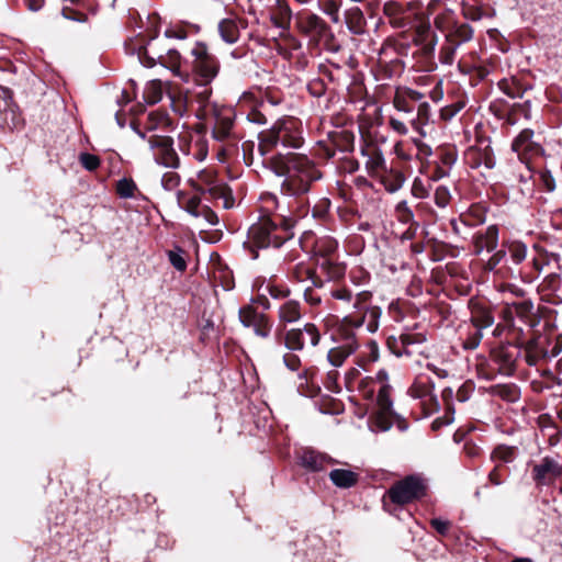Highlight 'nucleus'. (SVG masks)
<instances>
[{
    "instance_id": "nucleus-1",
    "label": "nucleus",
    "mask_w": 562,
    "mask_h": 562,
    "mask_svg": "<svg viewBox=\"0 0 562 562\" xmlns=\"http://www.w3.org/2000/svg\"><path fill=\"white\" fill-rule=\"evenodd\" d=\"M372 301L373 294L371 291L363 290L356 293L353 311L338 322L333 334V338L338 345L358 350L360 346L357 337L358 329L366 326L367 331L370 334L378 331L382 310L380 306L374 305Z\"/></svg>"
},
{
    "instance_id": "nucleus-2",
    "label": "nucleus",
    "mask_w": 562,
    "mask_h": 562,
    "mask_svg": "<svg viewBox=\"0 0 562 562\" xmlns=\"http://www.w3.org/2000/svg\"><path fill=\"white\" fill-rule=\"evenodd\" d=\"M271 164L276 175L283 177L281 191L290 194L307 193L311 184L322 178L315 162L304 155H283L278 150Z\"/></svg>"
},
{
    "instance_id": "nucleus-3",
    "label": "nucleus",
    "mask_w": 562,
    "mask_h": 562,
    "mask_svg": "<svg viewBox=\"0 0 562 562\" xmlns=\"http://www.w3.org/2000/svg\"><path fill=\"white\" fill-rule=\"evenodd\" d=\"M300 196V194H290L282 191L280 196L269 192L263 193L260 198V212L272 217L288 231L293 232L294 226L300 220L305 218L310 211Z\"/></svg>"
},
{
    "instance_id": "nucleus-4",
    "label": "nucleus",
    "mask_w": 562,
    "mask_h": 562,
    "mask_svg": "<svg viewBox=\"0 0 562 562\" xmlns=\"http://www.w3.org/2000/svg\"><path fill=\"white\" fill-rule=\"evenodd\" d=\"M293 235V232L288 231L272 217L261 212L258 221L248 228L247 240L244 245L249 249L251 258L257 259V249L279 248Z\"/></svg>"
},
{
    "instance_id": "nucleus-5",
    "label": "nucleus",
    "mask_w": 562,
    "mask_h": 562,
    "mask_svg": "<svg viewBox=\"0 0 562 562\" xmlns=\"http://www.w3.org/2000/svg\"><path fill=\"white\" fill-rule=\"evenodd\" d=\"M278 339L289 350L283 355L284 366L291 371H299L302 362L294 352L302 351L306 347H317L322 340V333L316 324L307 322L303 326L284 330Z\"/></svg>"
},
{
    "instance_id": "nucleus-6",
    "label": "nucleus",
    "mask_w": 562,
    "mask_h": 562,
    "mask_svg": "<svg viewBox=\"0 0 562 562\" xmlns=\"http://www.w3.org/2000/svg\"><path fill=\"white\" fill-rule=\"evenodd\" d=\"M302 123L294 117L277 122L268 132L260 136L262 154L272 148L297 149L303 145Z\"/></svg>"
},
{
    "instance_id": "nucleus-7",
    "label": "nucleus",
    "mask_w": 562,
    "mask_h": 562,
    "mask_svg": "<svg viewBox=\"0 0 562 562\" xmlns=\"http://www.w3.org/2000/svg\"><path fill=\"white\" fill-rule=\"evenodd\" d=\"M191 54L194 57L190 72L191 80L199 86H209L220 71L218 59L207 50L203 43H196Z\"/></svg>"
},
{
    "instance_id": "nucleus-8",
    "label": "nucleus",
    "mask_w": 562,
    "mask_h": 562,
    "mask_svg": "<svg viewBox=\"0 0 562 562\" xmlns=\"http://www.w3.org/2000/svg\"><path fill=\"white\" fill-rule=\"evenodd\" d=\"M408 395L418 400L426 416L439 411L440 403L435 394V383L432 379L426 374H419L407 391Z\"/></svg>"
},
{
    "instance_id": "nucleus-9",
    "label": "nucleus",
    "mask_w": 562,
    "mask_h": 562,
    "mask_svg": "<svg viewBox=\"0 0 562 562\" xmlns=\"http://www.w3.org/2000/svg\"><path fill=\"white\" fill-rule=\"evenodd\" d=\"M425 495V484L417 476L409 475L393 484L387 496L396 505H406Z\"/></svg>"
},
{
    "instance_id": "nucleus-10",
    "label": "nucleus",
    "mask_w": 562,
    "mask_h": 562,
    "mask_svg": "<svg viewBox=\"0 0 562 562\" xmlns=\"http://www.w3.org/2000/svg\"><path fill=\"white\" fill-rule=\"evenodd\" d=\"M147 142L156 164L170 169L180 167V157L175 149L172 137L154 134Z\"/></svg>"
},
{
    "instance_id": "nucleus-11",
    "label": "nucleus",
    "mask_w": 562,
    "mask_h": 562,
    "mask_svg": "<svg viewBox=\"0 0 562 562\" xmlns=\"http://www.w3.org/2000/svg\"><path fill=\"white\" fill-rule=\"evenodd\" d=\"M295 26L300 33L315 41L334 37L331 29L325 20L310 11H300L295 14Z\"/></svg>"
},
{
    "instance_id": "nucleus-12",
    "label": "nucleus",
    "mask_w": 562,
    "mask_h": 562,
    "mask_svg": "<svg viewBox=\"0 0 562 562\" xmlns=\"http://www.w3.org/2000/svg\"><path fill=\"white\" fill-rule=\"evenodd\" d=\"M125 49L128 54L136 55L138 61L143 66L151 68L157 64H160L168 48L165 46L164 40L151 37L145 45L126 44Z\"/></svg>"
},
{
    "instance_id": "nucleus-13",
    "label": "nucleus",
    "mask_w": 562,
    "mask_h": 562,
    "mask_svg": "<svg viewBox=\"0 0 562 562\" xmlns=\"http://www.w3.org/2000/svg\"><path fill=\"white\" fill-rule=\"evenodd\" d=\"M238 318L244 327L251 328L256 336L269 338L272 324L269 316L258 312L252 304L244 305L238 311Z\"/></svg>"
},
{
    "instance_id": "nucleus-14",
    "label": "nucleus",
    "mask_w": 562,
    "mask_h": 562,
    "mask_svg": "<svg viewBox=\"0 0 562 562\" xmlns=\"http://www.w3.org/2000/svg\"><path fill=\"white\" fill-rule=\"evenodd\" d=\"M467 164L472 169H482L481 176L488 177L492 170V150L491 142L487 138H481L475 146L470 147L465 153Z\"/></svg>"
},
{
    "instance_id": "nucleus-15",
    "label": "nucleus",
    "mask_w": 562,
    "mask_h": 562,
    "mask_svg": "<svg viewBox=\"0 0 562 562\" xmlns=\"http://www.w3.org/2000/svg\"><path fill=\"white\" fill-rule=\"evenodd\" d=\"M562 475V465L551 457H544L531 470L537 486H550Z\"/></svg>"
},
{
    "instance_id": "nucleus-16",
    "label": "nucleus",
    "mask_w": 562,
    "mask_h": 562,
    "mask_svg": "<svg viewBox=\"0 0 562 562\" xmlns=\"http://www.w3.org/2000/svg\"><path fill=\"white\" fill-rule=\"evenodd\" d=\"M304 316V307L297 300L290 299L279 303L277 307L278 327L276 330L277 337L284 330H288V326L300 322Z\"/></svg>"
},
{
    "instance_id": "nucleus-17",
    "label": "nucleus",
    "mask_w": 562,
    "mask_h": 562,
    "mask_svg": "<svg viewBox=\"0 0 562 562\" xmlns=\"http://www.w3.org/2000/svg\"><path fill=\"white\" fill-rule=\"evenodd\" d=\"M533 131L525 128L513 142V150L516 151L521 160L533 156H541L543 154L542 147L533 143L532 139Z\"/></svg>"
},
{
    "instance_id": "nucleus-18",
    "label": "nucleus",
    "mask_w": 562,
    "mask_h": 562,
    "mask_svg": "<svg viewBox=\"0 0 562 562\" xmlns=\"http://www.w3.org/2000/svg\"><path fill=\"white\" fill-rule=\"evenodd\" d=\"M299 462L306 470L318 472L325 470L336 461L327 454L312 448H303L299 453Z\"/></svg>"
},
{
    "instance_id": "nucleus-19",
    "label": "nucleus",
    "mask_w": 562,
    "mask_h": 562,
    "mask_svg": "<svg viewBox=\"0 0 562 562\" xmlns=\"http://www.w3.org/2000/svg\"><path fill=\"white\" fill-rule=\"evenodd\" d=\"M526 258V246L520 241H510L502 244L501 248H498L494 252V267L504 262L507 265L508 262H513L514 265L520 263Z\"/></svg>"
},
{
    "instance_id": "nucleus-20",
    "label": "nucleus",
    "mask_w": 562,
    "mask_h": 562,
    "mask_svg": "<svg viewBox=\"0 0 562 562\" xmlns=\"http://www.w3.org/2000/svg\"><path fill=\"white\" fill-rule=\"evenodd\" d=\"M366 158V169L370 177L379 178L385 175L387 166L382 151L374 145H368L361 150Z\"/></svg>"
},
{
    "instance_id": "nucleus-21",
    "label": "nucleus",
    "mask_w": 562,
    "mask_h": 562,
    "mask_svg": "<svg viewBox=\"0 0 562 562\" xmlns=\"http://www.w3.org/2000/svg\"><path fill=\"white\" fill-rule=\"evenodd\" d=\"M423 98L424 94L417 90L398 87L393 97V105L400 112L412 113L415 103L419 102Z\"/></svg>"
},
{
    "instance_id": "nucleus-22",
    "label": "nucleus",
    "mask_w": 562,
    "mask_h": 562,
    "mask_svg": "<svg viewBox=\"0 0 562 562\" xmlns=\"http://www.w3.org/2000/svg\"><path fill=\"white\" fill-rule=\"evenodd\" d=\"M519 352V348L513 342L502 344L497 350L494 349V361L501 363L498 371L503 374H510Z\"/></svg>"
},
{
    "instance_id": "nucleus-23",
    "label": "nucleus",
    "mask_w": 562,
    "mask_h": 562,
    "mask_svg": "<svg viewBox=\"0 0 562 562\" xmlns=\"http://www.w3.org/2000/svg\"><path fill=\"white\" fill-rule=\"evenodd\" d=\"M508 112L505 113L496 103H494V116L505 119L506 123L514 125L518 122L519 117L522 116L526 120L530 119V102H515L508 105Z\"/></svg>"
},
{
    "instance_id": "nucleus-24",
    "label": "nucleus",
    "mask_w": 562,
    "mask_h": 562,
    "mask_svg": "<svg viewBox=\"0 0 562 562\" xmlns=\"http://www.w3.org/2000/svg\"><path fill=\"white\" fill-rule=\"evenodd\" d=\"M293 12L289 5L288 0H276L270 15V21L273 26L288 32L291 26Z\"/></svg>"
},
{
    "instance_id": "nucleus-25",
    "label": "nucleus",
    "mask_w": 562,
    "mask_h": 562,
    "mask_svg": "<svg viewBox=\"0 0 562 562\" xmlns=\"http://www.w3.org/2000/svg\"><path fill=\"white\" fill-rule=\"evenodd\" d=\"M159 65L169 69L173 76L180 78L183 82L191 81L190 72L182 69V58L178 50L168 48Z\"/></svg>"
},
{
    "instance_id": "nucleus-26",
    "label": "nucleus",
    "mask_w": 562,
    "mask_h": 562,
    "mask_svg": "<svg viewBox=\"0 0 562 562\" xmlns=\"http://www.w3.org/2000/svg\"><path fill=\"white\" fill-rule=\"evenodd\" d=\"M316 263L319 271L326 276L328 281L338 280L346 273V266L334 258H317Z\"/></svg>"
},
{
    "instance_id": "nucleus-27",
    "label": "nucleus",
    "mask_w": 562,
    "mask_h": 562,
    "mask_svg": "<svg viewBox=\"0 0 562 562\" xmlns=\"http://www.w3.org/2000/svg\"><path fill=\"white\" fill-rule=\"evenodd\" d=\"M521 307V303H517L516 301L504 303L501 311L503 322L498 323L496 328H494V337L501 335L506 328L513 325L515 316L519 315L522 311Z\"/></svg>"
},
{
    "instance_id": "nucleus-28",
    "label": "nucleus",
    "mask_w": 562,
    "mask_h": 562,
    "mask_svg": "<svg viewBox=\"0 0 562 562\" xmlns=\"http://www.w3.org/2000/svg\"><path fill=\"white\" fill-rule=\"evenodd\" d=\"M473 37V30L467 23H453L445 32V38L447 41L458 44L461 46L463 43L469 42Z\"/></svg>"
},
{
    "instance_id": "nucleus-29",
    "label": "nucleus",
    "mask_w": 562,
    "mask_h": 562,
    "mask_svg": "<svg viewBox=\"0 0 562 562\" xmlns=\"http://www.w3.org/2000/svg\"><path fill=\"white\" fill-rule=\"evenodd\" d=\"M85 11H88L91 14L97 13V5L90 3L87 1V7H77V5H64L61 9V15L70 21L78 22V23H87L89 21L88 13Z\"/></svg>"
},
{
    "instance_id": "nucleus-30",
    "label": "nucleus",
    "mask_w": 562,
    "mask_h": 562,
    "mask_svg": "<svg viewBox=\"0 0 562 562\" xmlns=\"http://www.w3.org/2000/svg\"><path fill=\"white\" fill-rule=\"evenodd\" d=\"M329 480L339 488H350L359 481V474L348 469H334L329 472Z\"/></svg>"
},
{
    "instance_id": "nucleus-31",
    "label": "nucleus",
    "mask_w": 562,
    "mask_h": 562,
    "mask_svg": "<svg viewBox=\"0 0 562 562\" xmlns=\"http://www.w3.org/2000/svg\"><path fill=\"white\" fill-rule=\"evenodd\" d=\"M209 194L212 200H223L225 209H229L233 205L232 191L228 186L224 182H212L206 189L202 190V194Z\"/></svg>"
},
{
    "instance_id": "nucleus-32",
    "label": "nucleus",
    "mask_w": 562,
    "mask_h": 562,
    "mask_svg": "<svg viewBox=\"0 0 562 562\" xmlns=\"http://www.w3.org/2000/svg\"><path fill=\"white\" fill-rule=\"evenodd\" d=\"M290 277L292 280L296 282H304L311 280L312 285L315 288H322L324 284L323 280L315 274V271L303 262L296 263L291 269Z\"/></svg>"
},
{
    "instance_id": "nucleus-33",
    "label": "nucleus",
    "mask_w": 562,
    "mask_h": 562,
    "mask_svg": "<svg viewBox=\"0 0 562 562\" xmlns=\"http://www.w3.org/2000/svg\"><path fill=\"white\" fill-rule=\"evenodd\" d=\"M177 202L181 209L194 217H200L201 198L199 195L188 196L186 192H177Z\"/></svg>"
},
{
    "instance_id": "nucleus-34",
    "label": "nucleus",
    "mask_w": 562,
    "mask_h": 562,
    "mask_svg": "<svg viewBox=\"0 0 562 562\" xmlns=\"http://www.w3.org/2000/svg\"><path fill=\"white\" fill-rule=\"evenodd\" d=\"M378 179L384 186L385 190L391 193L400 190L405 181V177L401 171L389 168L385 175L380 176Z\"/></svg>"
},
{
    "instance_id": "nucleus-35",
    "label": "nucleus",
    "mask_w": 562,
    "mask_h": 562,
    "mask_svg": "<svg viewBox=\"0 0 562 562\" xmlns=\"http://www.w3.org/2000/svg\"><path fill=\"white\" fill-rule=\"evenodd\" d=\"M221 38L227 44H234L239 38V29L235 20L223 19L218 23Z\"/></svg>"
},
{
    "instance_id": "nucleus-36",
    "label": "nucleus",
    "mask_w": 562,
    "mask_h": 562,
    "mask_svg": "<svg viewBox=\"0 0 562 562\" xmlns=\"http://www.w3.org/2000/svg\"><path fill=\"white\" fill-rule=\"evenodd\" d=\"M402 338L405 342L409 356L420 352V347L426 341V335L423 331L407 330L402 333Z\"/></svg>"
},
{
    "instance_id": "nucleus-37",
    "label": "nucleus",
    "mask_w": 562,
    "mask_h": 562,
    "mask_svg": "<svg viewBox=\"0 0 562 562\" xmlns=\"http://www.w3.org/2000/svg\"><path fill=\"white\" fill-rule=\"evenodd\" d=\"M357 350H353V348H348L342 345H338L328 350L327 360L333 367L339 368Z\"/></svg>"
},
{
    "instance_id": "nucleus-38",
    "label": "nucleus",
    "mask_w": 562,
    "mask_h": 562,
    "mask_svg": "<svg viewBox=\"0 0 562 562\" xmlns=\"http://www.w3.org/2000/svg\"><path fill=\"white\" fill-rule=\"evenodd\" d=\"M338 248V243L335 238L329 236L321 237L315 243V255L317 258H333V255Z\"/></svg>"
},
{
    "instance_id": "nucleus-39",
    "label": "nucleus",
    "mask_w": 562,
    "mask_h": 562,
    "mask_svg": "<svg viewBox=\"0 0 562 562\" xmlns=\"http://www.w3.org/2000/svg\"><path fill=\"white\" fill-rule=\"evenodd\" d=\"M379 357V345L374 339H370L363 346V351L359 356L358 364L364 369L367 364L376 362Z\"/></svg>"
},
{
    "instance_id": "nucleus-40",
    "label": "nucleus",
    "mask_w": 562,
    "mask_h": 562,
    "mask_svg": "<svg viewBox=\"0 0 562 562\" xmlns=\"http://www.w3.org/2000/svg\"><path fill=\"white\" fill-rule=\"evenodd\" d=\"M233 120L229 116H217L212 135L217 140H225L229 137L233 127Z\"/></svg>"
},
{
    "instance_id": "nucleus-41",
    "label": "nucleus",
    "mask_w": 562,
    "mask_h": 562,
    "mask_svg": "<svg viewBox=\"0 0 562 562\" xmlns=\"http://www.w3.org/2000/svg\"><path fill=\"white\" fill-rule=\"evenodd\" d=\"M488 325H481L479 323H473V325L471 326L469 333H468V337L463 340L462 342V346L464 349H475L480 342H481V339L483 337V329L487 328Z\"/></svg>"
},
{
    "instance_id": "nucleus-42",
    "label": "nucleus",
    "mask_w": 562,
    "mask_h": 562,
    "mask_svg": "<svg viewBox=\"0 0 562 562\" xmlns=\"http://www.w3.org/2000/svg\"><path fill=\"white\" fill-rule=\"evenodd\" d=\"M459 69L461 71H465L463 68V65L461 61L459 63ZM468 74L471 76V81L474 85H477L479 82L485 80L490 74V69L486 65L483 64L482 60L474 61L470 69L467 70Z\"/></svg>"
},
{
    "instance_id": "nucleus-43",
    "label": "nucleus",
    "mask_w": 562,
    "mask_h": 562,
    "mask_svg": "<svg viewBox=\"0 0 562 562\" xmlns=\"http://www.w3.org/2000/svg\"><path fill=\"white\" fill-rule=\"evenodd\" d=\"M166 117L164 114L151 112L148 114L146 123H145V132L140 131L135 124H132L133 130L136 134L143 138L147 139L146 132L155 131L161 122H165Z\"/></svg>"
},
{
    "instance_id": "nucleus-44",
    "label": "nucleus",
    "mask_w": 562,
    "mask_h": 562,
    "mask_svg": "<svg viewBox=\"0 0 562 562\" xmlns=\"http://www.w3.org/2000/svg\"><path fill=\"white\" fill-rule=\"evenodd\" d=\"M494 396H498L506 402H516L520 396V392L514 384H497L494 385Z\"/></svg>"
},
{
    "instance_id": "nucleus-45",
    "label": "nucleus",
    "mask_w": 562,
    "mask_h": 562,
    "mask_svg": "<svg viewBox=\"0 0 562 562\" xmlns=\"http://www.w3.org/2000/svg\"><path fill=\"white\" fill-rule=\"evenodd\" d=\"M391 415H392V411L391 412H384L382 409L379 411V413L376 414V416L371 420L370 423V428L373 430V431H387L393 423L391 420Z\"/></svg>"
},
{
    "instance_id": "nucleus-46",
    "label": "nucleus",
    "mask_w": 562,
    "mask_h": 562,
    "mask_svg": "<svg viewBox=\"0 0 562 562\" xmlns=\"http://www.w3.org/2000/svg\"><path fill=\"white\" fill-rule=\"evenodd\" d=\"M137 191V186L132 178H122L116 182V193L121 199H133Z\"/></svg>"
},
{
    "instance_id": "nucleus-47",
    "label": "nucleus",
    "mask_w": 562,
    "mask_h": 562,
    "mask_svg": "<svg viewBox=\"0 0 562 562\" xmlns=\"http://www.w3.org/2000/svg\"><path fill=\"white\" fill-rule=\"evenodd\" d=\"M459 47L460 46H458V44L449 42L447 38H445V42L439 50L440 63L448 66L452 65L456 60V54Z\"/></svg>"
},
{
    "instance_id": "nucleus-48",
    "label": "nucleus",
    "mask_w": 562,
    "mask_h": 562,
    "mask_svg": "<svg viewBox=\"0 0 562 562\" xmlns=\"http://www.w3.org/2000/svg\"><path fill=\"white\" fill-rule=\"evenodd\" d=\"M167 257L170 265L178 271L183 272L187 269V260L184 258V250L175 246L173 249L167 250Z\"/></svg>"
},
{
    "instance_id": "nucleus-49",
    "label": "nucleus",
    "mask_w": 562,
    "mask_h": 562,
    "mask_svg": "<svg viewBox=\"0 0 562 562\" xmlns=\"http://www.w3.org/2000/svg\"><path fill=\"white\" fill-rule=\"evenodd\" d=\"M265 292L269 294V296L280 303L290 300L291 290L284 285H278L273 283H268L265 286Z\"/></svg>"
},
{
    "instance_id": "nucleus-50",
    "label": "nucleus",
    "mask_w": 562,
    "mask_h": 562,
    "mask_svg": "<svg viewBox=\"0 0 562 562\" xmlns=\"http://www.w3.org/2000/svg\"><path fill=\"white\" fill-rule=\"evenodd\" d=\"M391 391H392V387L390 384L380 385V387H378L376 401H378L379 409H382L384 412L392 411L393 402L391 400Z\"/></svg>"
},
{
    "instance_id": "nucleus-51",
    "label": "nucleus",
    "mask_w": 562,
    "mask_h": 562,
    "mask_svg": "<svg viewBox=\"0 0 562 562\" xmlns=\"http://www.w3.org/2000/svg\"><path fill=\"white\" fill-rule=\"evenodd\" d=\"M430 116V105L428 102H422L417 109V117L412 120V126L424 135L422 126L426 124Z\"/></svg>"
},
{
    "instance_id": "nucleus-52",
    "label": "nucleus",
    "mask_w": 562,
    "mask_h": 562,
    "mask_svg": "<svg viewBox=\"0 0 562 562\" xmlns=\"http://www.w3.org/2000/svg\"><path fill=\"white\" fill-rule=\"evenodd\" d=\"M330 297L337 301H341L345 303H351L353 305V301L356 294L347 288L346 285H334L329 291Z\"/></svg>"
},
{
    "instance_id": "nucleus-53",
    "label": "nucleus",
    "mask_w": 562,
    "mask_h": 562,
    "mask_svg": "<svg viewBox=\"0 0 562 562\" xmlns=\"http://www.w3.org/2000/svg\"><path fill=\"white\" fill-rule=\"evenodd\" d=\"M547 351L538 349L536 342H529L526 347L525 359L528 366H536L541 359L546 358Z\"/></svg>"
},
{
    "instance_id": "nucleus-54",
    "label": "nucleus",
    "mask_w": 562,
    "mask_h": 562,
    "mask_svg": "<svg viewBox=\"0 0 562 562\" xmlns=\"http://www.w3.org/2000/svg\"><path fill=\"white\" fill-rule=\"evenodd\" d=\"M386 346H387L389 350L396 357H402V356L409 357V351L405 347V342L402 338V334L397 337L390 336L386 340Z\"/></svg>"
},
{
    "instance_id": "nucleus-55",
    "label": "nucleus",
    "mask_w": 562,
    "mask_h": 562,
    "mask_svg": "<svg viewBox=\"0 0 562 562\" xmlns=\"http://www.w3.org/2000/svg\"><path fill=\"white\" fill-rule=\"evenodd\" d=\"M330 201L328 199H321L312 209L313 218L325 222L329 215Z\"/></svg>"
},
{
    "instance_id": "nucleus-56",
    "label": "nucleus",
    "mask_w": 562,
    "mask_h": 562,
    "mask_svg": "<svg viewBox=\"0 0 562 562\" xmlns=\"http://www.w3.org/2000/svg\"><path fill=\"white\" fill-rule=\"evenodd\" d=\"M497 86L498 89L510 99L520 97V88L514 80L502 79L497 82Z\"/></svg>"
},
{
    "instance_id": "nucleus-57",
    "label": "nucleus",
    "mask_w": 562,
    "mask_h": 562,
    "mask_svg": "<svg viewBox=\"0 0 562 562\" xmlns=\"http://www.w3.org/2000/svg\"><path fill=\"white\" fill-rule=\"evenodd\" d=\"M146 101L150 104L159 102L162 98L161 82L153 80L146 89Z\"/></svg>"
},
{
    "instance_id": "nucleus-58",
    "label": "nucleus",
    "mask_w": 562,
    "mask_h": 562,
    "mask_svg": "<svg viewBox=\"0 0 562 562\" xmlns=\"http://www.w3.org/2000/svg\"><path fill=\"white\" fill-rule=\"evenodd\" d=\"M314 374L315 371L313 368H305L303 371L299 372L297 379L300 383L297 389L302 394L307 395L310 393L308 383L313 382Z\"/></svg>"
},
{
    "instance_id": "nucleus-59",
    "label": "nucleus",
    "mask_w": 562,
    "mask_h": 562,
    "mask_svg": "<svg viewBox=\"0 0 562 562\" xmlns=\"http://www.w3.org/2000/svg\"><path fill=\"white\" fill-rule=\"evenodd\" d=\"M397 218L403 224H411L414 221V213L408 207L406 201H401L395 206Z\"/></svg>"
},
{
    "instance_id": "nucleus-60",
    "label": "nucleus",
    "mask_w": 562,
    "mask_h": 562,
    "mask_svg": "<svg viewBox=\"0 0 562 562\" xmlns=\"http://www.w3.org/2000/svg\"><path fill=\"white\" fill-rule=\"evenodd\" d=\"M175 170L167 171L161 177V186L167 191H172L180 184V176Z\"/></svg>"
},
{
    "instance_id": "nucleus-61",
    "label": "nucleus",
    "mask_w": 562,
    "mask_h": 562,
    "mask_svg": "<svg viewBox=\"0 0 562 562\" xmlns=\"http://www.w3.org/2000/svg\"><path fill=\"white\" fill-rule=\"evenodd\" d=\"M79 161L88 171L97 170L101 164V160L98 156L89 153H81L79 156Z\"/></svg>"
},
{
    "instance_id": "nucleus-62",
    "label": "nucleus",
    "mask_w": 562,
    "mask_h": 562,
    "mask_svg": "<svg viewBox=\"0 0 562 562\" xmlns=\"http://www.w3.org/2000/svg\"><path fill=\"white\" fill-rule=\"evenodd\" d=\"M494 459L503 462H512L515 459V448L512 446L499 445L494 449Z\"/></svg>"
},
{
    "instance_id": "nucleus-63",
    "label": "nucleus",
    "mask_w": 562,
    "mask_h": 562,
    "mask_svg": "<svg viewBox=\"0 0 562 562\" xmlns=\"http://www.w3.org/2000/svg\"><path fill=\"white\" fill-rule=\"evenodd\" d=\"M434 200L437 206L439 207H446L451 200L450 191L445 186L437 187L435 193H434Z\"/></svg>"
},
{
    "instance_id": "nucleus-64",
    "label": "nucleus",
    "mask_w": 562,
    "mask_h": 562,
    "mask_svg": "<svg viewBox=\"0 0 562 562\" xmlns=\"http://www.w3.org/2000/svg\"><path fill=\"white\" fill-rule=\"evenodd\" d=\"M437 35L432 34L430 37H425L422 42V53L426 58H432L437 46Z\"/></svg>"
}]
</instances>
